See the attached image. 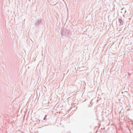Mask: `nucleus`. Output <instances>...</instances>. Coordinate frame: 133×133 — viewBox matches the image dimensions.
<instances>
[{"instance_id": "3", "label": "nucleus", "mask_w": 133, "mask_h": 133, "mask_svg": "<svg viewBox=\"0 0 133 133\" xmlns=\"http://www.w3.org/2000/svg\"><path fill=\"white\" fill-rule=\"evenodd\" d=\"M69 34V31L66 29H64L61 32V34L62 36H67Z\"/></svg>"}, {"instance_id": "5", "label": "nucleus", "mask_w": 133, "mask_h": 133, "mask_svg": "<svg viewBox=\"0 0 133 133\" xmlns=\"http://www.w3.org/2000/svg\"><path fill=\"white\" fill-rule=\"evenodd\" d=\"M47 116V115H45L44 117V118L43 120H45L46 119V117Z\"/></svg>"}, {"instance_id": "10", "label": "nucleus", "mask_w": 133, "mask_h": 133, "mask_svg": "<svg viewBox=\"0 0 133 133\" xmlns=\"http://www.w3.org/2000/svg\"><path fill=\"white\" fill-rule=\"evenodd\" d=\"M122 93H123V92H122Z\"/></svg>"}, {"instance_id": "9", "label": "nucleus", "mask_w": 133, "mask_h": 133, "mask_svg": "<svg viewBox=\"0 0 133 133\" xmlns=\"http://www.w3.org/2000/svg\"><path fill=\"white\" fill-rule=\"evenodd\" d=\"M124 89H125V87H124Z\"/></svg>"}, {"instance_id": "6", "label": "nucleus", "mask_w": 133, "mask_h": 133, "mask_svg": "<svg viewBox=\"0 0 133 133\" xmlns=\"http://www.w3.org/2000/svg\"><path fill=\"white\" fill-rule=\"evenodd\" d=\"M38 121L39 122L40 121V119L38 120Z\"/></svg>"}, {"instance_id": "7", "label": "nucleus", "mask_w": 133, "mask_h": 133, "mask_svg": "<svg viewBox=\"0 0 133 133\" xmlns=\"http://www.w3.org/2000/svg\"><path fill=\"white\" fill-rule=\"evenodd\" d=\"M123 38H124V37H122V39H123Z\"/></svg>"}, {"instance_id": "1", "label": "nucleus", "mask_w": 133, "mask_h": 133, "mask_svg": "<svg viewBox=\"0 0 133 133\" xmlns=\"http://www.w3.org/2000/svg\"><path fill=\"white\" fill-rule=\"evenodd\" d=\"M124 110L123 109H122L120 112V118L119 121L120 124V128L121 130L123 131V127H125L123 124L125 121V115L124 113Z\"/></svg>"}, {"instance_id": "8", "label": "nucleus", "mask_w": 133, "mask_h": 133, "mask_svg": "<svg viewBox=\"0 0 133 133\" xmlns=\"http://www.w3.org/2000/svg\"><path fill=\"white\" fill-rule=\"evenodd\" d=\"M123 15V16H124V17H125V16H124V15Z\"/></svg>"}, {"instance_id": "4", "label": "nucleus", "mask_w": 133, "mask_h": 133, "mask_svg": "<svg viewBox=\"0 0 133 133\" xmlns=\"http://www.w3.org/2000/svg\"><path fill=\"white\" fill-rule=\"evenodd\" d=\"M119 22H120V24L122 25L123 24V20L122 19H120L119 20Z\"/></svg>"}, {"instance_id": "2", "label": "nucleus", "mask_w": 133, "mask_h": 133, "mask_svg": "<svg viewBox=\"0 0 133 133\" xmlns=\"http://www.w3.org/2000/svg\"><path fill=\"white\" fill-rule=\"evenodd\" d=\"M43 19L41 18H39L36 20L35 26L37 28L40 27L43 25Z\"/></svg>"}]
</instances>
